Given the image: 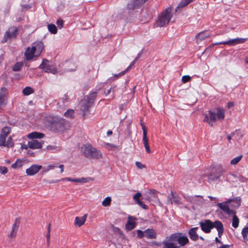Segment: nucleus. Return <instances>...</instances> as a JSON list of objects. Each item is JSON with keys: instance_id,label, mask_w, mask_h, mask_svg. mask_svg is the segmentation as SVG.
Listing matches in <instances>:
<instances>
[{"instance_id": "nucleus-26", "label": "nucleus", "mask_w": 248, "mask_h": 248, "mask_svg": "<svg viewBox=\"0 0 248 248\" xmlns=\"http://www.w3.org/2000/svg\"><path fill=\"white\" fill-rule=\"evenodd\" d=\"M44 136L45 135L43 133L37 132H34L29 134L28 135V138L32 140L34 139H41L44 138Z\"/></svg>"}, {"instance_id": "nucleus-32", "label": "nucleus", "mask_w": 248, "mask_h": 248, "mask_svg": "<svg viewBox=\"0 0 248 248\" xmlns=\"http://www.w3.org/2000/svg\"><path fill=\"white\" fill-rule=\"evenodd\" d=\"M47 28L50 32L52 34H56L57 32L56 26L53 24H50L47 25Z\"/></svg>"}, {"instance_id": "nucleus-3", "label": "nucleus", "mask_w": 248, "mask_h": 248, "mask_svg": "<svg viewBox=\"0 0 248 248\" xmlns=\"http://www.w3.org/2000/svg\"><path fill=\"white\" fill-rule=\"evenodd\" d=\"M232 202V203L231 204V206L237 208L241 204V198L239 197H237L233 199H229L225 202L217 203V205L224 212L228 215H230L235 214V212L233 210L230 209L228 205Z\"/></svg>"}, {"instance_id": "nucleus-22", "label": "nucleus", "mask_w": 248, "mask_h": 248, "mask_svg": "<svg viewBox=\"0 0 248 248\" xmlns=\"http://www.w3.org/2000/svg\"><path fill=\"white\" fill-rule=\"evenodd\" d=\"M180 199L179 197L174 195L172 192H171L170 195L168 197V203L172 204V203L175 204H178L180 203Z\"/></svg>"}, {"instance_id": "nucleus-23", "label": "nucleus", "mask_w": 248, "mask_h": 248, "mask_svg": "<svg viewBox=\"0 0 248 248\" xmlns=\"http://www.w3.org/2000/svg\"><path fill=\"white\" fill-rule=\"evenodd\" d=\"M198 229V227L192 228L188 231L189 236L190 238L193 241H196L198 239L199 236L197 233Z\"/></svg>"}, {"instance_id": "nucleus-28", "label": "nucleus", "mask_w": 248, "mask_h": 248, "mask_svg": "<svg viewBox=\"0 0 248 248\" xmlns=\"http://www.w3.org/2000/svg\"><path fill=\"white\" fill-rule=\"evenodd\" d=\"M210 36V34L206 31H202L199 33L196 36V38L198 41H202Z\"/></svg>"}, {"instance_id": "nucleus-21", "label": "nucleus", "mask_w": 248, "mask_h": 248, "mask_svg": "<svg viewBox=\"0 0 248 248\" xmlns=\"http://www.w3.org/2000/svg\"><path fill=\"white\" fill-rule=\"evenodd\" d=\"M17 32V29L16 28L12 29L6 31L4 35L5 41H6L8 38L16 37Z\"/></svg>"}, {"instance_id": "nucleus-56", "label": "nucleus", "mask_w": 248, "mask_h": 248, "mask_svg": "<svg viewBox=\"0 0 248 248\" xmlns=\"http://www.w3.org/2000/svg\"><path fill=\"white\" fill-rule=\"evenodd\" d=\"M230 245H223L218 248H230Z\"/></svg>"}, {"instance_id": "nucleus-12", "label": "nucleus", "mask_w": 248, "mask_h": 248, "mask_svg": "<svg viewBox=\"0 0 248 248\" xmlns=\"http://www.w3.org/2000/svg\"><path fill=\"white\" fill-rule=\"evenodd\" d=\"M32 46L36 51V56L38 57L40 55L44 48V45L42 41H36L32 43Z\"/></svg>"}, {"instance_id": "nucleus-40", "label": "nucleus", "mask_w": 248, "mask_h": 248, "mask_svg": "<svg viewBox=\"0 0 248 248\" xmlns=\"http://www.w3.org/2000/svg\"><path fill=\"white\" fill-rule=\"evenodd\" d=\"M90 180H93V179L91 177L78 178V183H87Z\"/></svg>"}, {"instance_id": "nucleus-37", "label": "nucleus", "mask_w": 248, "mask_h": 248, "mask_svg": "<svg viewBox=\"0 0 248 248\" xmlns=\"http://www.w3.org/2000/svg\"><path fill=\"white\" fill-rule=\"evenodd\" d=\"M111 199L110 197H106L102 202V205L105 207H107L110 204Z\"/></svg>"}, {"instance_id": "nucleus-7", "label": "nucleus", "mask_w": 248, "mask_h": 248, "mask_svg": "<svg viewBox=\"0 0 248 248\" xmlns=\"http://www.w3.org/2000/svg\"><path fill=\"white\" fill-rule=\"evenodd\" d=\"M39 68L46 73H51L55 74L57 72V68L52 62L46 59H44L39 66Z\"/></svg>"}, {"instance_id": "nucleus-49", "label": "nucleus", "mask_w": 248, "mask_h": 248, "mask_svg": "<svg viewBox=\"0 0 248 248\" xmlns=\"http://www.w3.org/2000/svg\"><path fill=\"white\" fill-rule=\"evenodd\" d=\"M136 165L137 167L140 169H142L145 167V166L140 162H136Z\"/></svg>"}, {"instance_id": "nucleus-54", "label": "nucleus", "mask_w": 248, "mask_h": 248, "mask_svg": "<svg viewBox=\"0 0 248 248\" xmlns=\"http://www.w3.org/2000/svg\"><path fill=\"white\" fill-rule=\"evenodd\" d=\"M28 148H29L28 146V145L22 144V145H21V148L22 149L27 150L28 149Z\"/></svg>"}, {"instance_id": "nucleus-34", "label": "nucleus", "mask_w": 248, "mask_h": 248, "mask_svg": "<svg viewBox=\"0 0 248 248\" xmlns=\"http://www.w3.org/2000/svg\"><path fill=\"white\" fill-rule=\"evenodd\" d=\"M34 92L33 89L30 87H26L23 90V93L25 95H29L32 93Z\"/></svg>"}, {"instance_id": "nucleus-55", "label": "nucleus", "mask_w": 248, "mask_h": 248, "mask_svg": "<svg viewBox=\"0 0 248 248\" xmlns=\"http://www.w3.org/2000/svg\"><path fill=\"white\" fill-rule=\"evenodd\" d=\"M132 66L130 64L125 70L123 71V72H124V74L131 68Z\"/></svg>"}, {"instance_id": "nucleus-30", "label": "nucleus", "mask_w": 248, "mask_h": 248, "mask_svg": "<svg viewBox=\"0 0 248 248\" xmlns=\"http://www.w3.org/2000/svg\"><path fill=\"white\" fill-rule=\"evenodd\" d=\"M23 66V63L22 62H17L13 66L12 70L14 71H19L21 70Z\"/></svg>"}, {"instance_id": "nucleus-33", "label": "nucleus", "mask_w": 248, "mask_h": 248, "mask_svg": "<svg viewBox=\"0 0 248 248\" xmlns=\"http://www.w3.org/2000/svg\"><path fill=\"white\" fill-rule=\"evenodd\" d=\"M75 114V111L73 109H68L64 114V116L67 118H73Z\"/></svg>"}, {"instance_id": "nucleus-50", "label": "nucleus", "mask_w": 248, "mask_h": 248, "mask_svg": "<svg viewBox=\"0 0 248 248\" xmlns=\"http://www.w3.org/2000/svg\"><path fill=\"white\" fill-rule=\"evenodd\" d=\"M116 86L115 85L111 87L109 89L107 90V92H105V96H107L108 94H109L111 92L112 89H113V88H116Z\"/></svg>"}, {"instance_id": "nucleus-6", "label": "nucleus", "mask_w": 248, "mask_h": 248, "mask_svg": "<svg viewBox=\"0 0 248 248\" xmlns=\"http://www.w3.org/2000/svg\"><path fill=\"white\" fill-rule=\"evenodd\" d=\"M171 8L168 7L163 11L158 16L155 24L157 27H162L167 25L171 17Z\"/></svg>"}, {"instance_id": "nucleus-44", "label": "nucleus", "mask_w": 248, "mask_h": 248, "mask_svg": "<svg viewBox=\"0 0 248 248\" xmlns=\"http://www.w3.org/2000/svg\"><path fill=\"white\" fill-rule=\"evenodd\" d=\"M242 235L246 237V235L248 236V226L245 227L242 231Z\"/></svg>"}, {"instance_id": "nucleus-39", "label": "nucleus", "mask_w": 248, "mask_h": 248, "mask_svg": "<svg viewBox=\"0 0 248 248\" xmlns=\"http://www.w3.org/2000/svg\"><path fill=\"white\" fill-rule=\"evenodd\" d=\"M124 75V72H121L118 74H115L112 77L109 78V80L113 81Z\"/></svg>"}, {"instance_id": "nucleus-13", "label": "nucleus", "mask_w": 248, "mask_h": 248, "mask_svg": "<svg viewBox=\"0 0 248 248\" xmlns=\"http://www.w3.org/2000/svg\"><path fill=\"white\" fill-rule=\"evenodd\" d=\"M93 105L91 101H88L85 99L81 103L80 106V110L82 112L83 115H85L89 111L90 108L92 107Z\"/></svg>"}, {"instance_id": "nucleus-17", "label": "nucleus", "mask_w": 248, "mask_h": 248, "mask_svg": "<svg viewBox=\"0 0 248 248\" xmlns=\"http://www.w3.org/2000/svg\"><path fill=\"white\" fill-rule=\"evenodd\" d=\"M20 223V220L18 218H16L14 224L12 226V230L9 234V237L11 238L15 237L16 234V232L18 229Z\"/></svg>"}, {"instance_id": "nucleus-53", "label": "nucleus", "mask_w": 248, "mask_h": 248, "mask_svg": "<svg viewBox=\"0 0 248 248\" xmlns=\"http://www.w3.org/2000/svg\"><path fill=\"white\" fill-rule=\"evenodd\" d=\"M55 167H57V166H54V165H49L48 166L47 169V170H45V171L46 172L48 171L49 170H50L51 169H53L55 168Z\"/></svg>"}, {"instance_id": "nucleus-27", "label": "nucleus", "mask_w": 248, "mask_h": 248, "mask_svg": "<svg viewBox=\"0 0 248 248\" xmlns=\"http://www.w3.org/2000/svg\"><path fill=\"white\" fill-rule=\"evenodd\" d=\"M97 92H91L88 95L85 97V99L88 101L92 102V104H93L95 99L96 98L97 95Z\"/></svg>"}, {"instance_id": "nucleus-15", "label": "nucleus", "mask_w": 248, "mask_h": 248, "mask_svg": "<svg viewBox=\"0 0 248 248\" xmlns=\"http://www.w3.org/2000/svg\"><path fill=\"white\" fill-rule=\"evenodd\" d=\"M25 56L27 60H31L34 57H37L36 56V51L32 46H31V47H28L27 48L25 52Z\"/></svg>"}, {"instance_id": "nucleus-47", "label": "nucleus", "mask_w": 248, "mask_h": 248, "mask_svg": "<svg viewBox=\"0 0 248 248\" xmlns=\"http://www.w3.org/2000/svg\"><path fill=\"white\" fill-rule=\"evenodd\" d=\"M56 24H57L58 27L60 29H61L63 27V21L61 19H59L57 20V21L56 22Z\"/></svg>"}, {"instance_id": "nucleus-5", "label": "nucleus", "mask_w": 248, "mask_h": 248, "mask_svg": "<svg viewBox=\"0 0 248 248\" xmlns=\"http://www.w3.org/2000/svg\"><path fill=\"white\" fill-rule=\"evenodd\" d=\"M10 132L11 128L9 127L6 126L2 129L0 134V146L11 148L14 146V143L11 137H9L7 140H6Z\"/></svg>"}, {"instance_id": "nucleus-36", "label": "nucleus", "mask_w": 248, "mask_h": 248, "mask_svg": "<svg viewBox=\"0 0 248 248\" xmlns=\"http://www.w3.org/2000/svg\"><path fill=\"white\" fill-rule=\"evenodd\" d=\"M243 157L242 155H239L238 156L235 157V158H233L231 161V164L234 165L237 164L242 159Z\"/></svg>"}, {"instance_id": "nucleus-60", "label": "nucleus", "mask_w": 248, "mask_h": 248, "mask_svg": "<svg viewBox=\"0 0 248 248\" xmlns=\"http://www.w3.org/2000/svg\"><path fill=\"white\" fill-rule=\"evenodd\" d=\"M60 180H56V181L51 180V181H49L48 183L49 184L55 183L58 182Z\"/></svg>"}, {"instance_id": "nucleus-41", "label": "nucleus", "mask_w": 248, "mask_h": 248, "mask_svg": "<svg viewBox=\"0 0 248 248\" xmlns=\"http://www.w3.org/2000/svg\"><path fill=\"white\" fill-rule=\"evenodd\" d=\"M234 132V135H235V138L236 140H238L242 138L243 135L240 131L236 130Z\"/></svg>"}, {"instance_id": "nucleus-42", "label": "nucleus", "mask_w": 248, "mask_h": 248, "mask_svg": "<svg viewBox=\"0 0 248 248\" xmlns=\"http://www.w3.org/2000/svg\"><path fill=\"white\" fill-rule=\"evenodd\" d=\"M137 237L139 238H142L145 237V231H142L140 230H137Z\"/></svg>"}, {"instance_id": "nucleus-43", "label": "nucleus", "mask_w": 248, "mask_h": 248, "mask_svg": "<svg viewBox=\"0 0 248 248\" xmlns=\"http://www.w3.org/2000/svg\"><path fill=\"white\" fill-rule=\"evenodd\" d=\"M61 180H66L69 182L78 183V178H71L69 177H66L65 178L62 179Z\"/></svg>"}, {"instance_id": "nucleus-61", "label": "nucleus", "mask_w": 248, "mask_h": 248, "mask_svg": "<svg viewBox=\"0 0 248 248\" xmlns=\"http://www.w3.org/2000/svg\"><path fill=\"white\" fill-rule=\"evenodd\" d=\"M215 241H216V242L217 243H220V244L222 243L221 241L219 239H218V238L217 237H216L215 238Z\"/></svg>"}, {"instance_id": "nucleus-25", "label": "nucleus", "mask_w": 248, "mask_h": 248, "mask_svg": "<svg viewBox=\"0 0 248 248\" xmlns=\"http://www.w3.org/2000/svg\"><path fill=\"white\" fill-rule=\"evenodd\" d=\"M216 114L218 120H223L225 117V111L223 108L218 107L217 108V114Z\"/></svg>"}, {"instance_id": "nucleus-19", "label": "nucleus", "mask_w": 248, "mask_h": 248, "mask_svg": "<svg viewBox=\"0 0 248 248\" xmlns=\"http://www.w3.org/2000/svg\"><path fill=\"white\" fill-rule=\"evenodd\" d=\"M157 236L156 231L153 229H148L145 231V237L148 239H155Z\"/></svg>"}, {"instance_id": "nucleus-35", "label": "nucleus", "mask_w": 248, "mask_h": 248, "mask_svg": "<svg viewBox=\"0 0 248 248\" xmlns=\"http://www.w3.org/2000/svg\"><path fill=\"white\" fill-rule=\"evenodd\" d=\"M23 165V161L21 159H18L15 163L12 164V167L13 169H16L18 168L22 167Z\"/></svg>"}, {"instance_id": "nucleus-16", "label": "nucleus", "mask_w": 248, "mask_h": 248, "mask_svg": "<svg viewBox=\"0 0 248 248\" xmlns=\"http://www.w3.org/2000/svg\"><path fill=\"white\" fill-rule=\"evenodd\" d=\"M141 194L140 193L137 192L133 196V200L135 203L138 204L140 207L144 209H148V206L140 201V198L141 197Z\"/></svg>"}, {"instance_id": "nucleus-59", "label": "nucleus", "mask_w": 248, "mask_h": 248, "mask_svg": "<svg viewBox=\"0 0 248 248\" xmlns=\"http://www.w3.org/2000/svg\"><path fill=\"white\" fill-rule=\"evenodd\" d=\"M62 99V101L63 102V103H65V102L64 101V100H65V101H67V100L68 99V96L67 95H65V97L64 98H63Z\"/></svg>"}, {"instance_id": "nucleus-57", "label": "nucleus", "mask_w": 248, "mask_h": 248, "mask_svg": "<svg viewBox=\"0 0 248 248\" xmlns=\"http://www.w3.org/2000/svg\"><path fill=\"white\" fill-rule=\"evenodd\" d=\"M59 168L61 169V172L62 173L63 172L64 166L63 165H60Z\"/></svg>"}, {"instance_id": "nucleus-58", "label": "nucleus", "mask_w": 248, "mask_h": 248, "mask_svg": "<svg viewBox=\"0 0 248 248\" xmlns=\"http://www.w3.org/2000/svg\"><path fill=\"white\" fill-rule=\"evenodd\" d=\"M225 41L224 42H217L214 45H226L225 43Z\"/></svg>"}, {"instance_id": "nucleus-51", "label": "nucleus", "mask_w": 248, "mask_h": 248, "mask_svg": "<svg viewBox=\"0 0 248 248\" xmlns=\"http://www.w3.org/2000/svg\"><path fill=\"white\" fill-rule=\"evenodd\" d=\"M148 192L151 195H154L155 197H156L157 191H156L155 190H150Z\"/></svg>"}, {"instance_id": "nucleus-45", "label": "nucleus", "mask_w": 248, "mask_h": 248, "mask_svg": "<svg viewBox=\"0 0 248 248\" xmlns=\"http://www.w3.org/2000/svg\"><path fill=\"white\" fill-rule=\"evenodd\" d=\"M8 171L7 169L4 166H0V173L2 174H6Z\"/></svg>"}, {"instance_id": "nucleus-10", "label": "nucleus", "mask_w": 248, "mask_h": 248, "mask_svg": "<svg viewBox=\"0 0 248 248\" xmlns=\"http://www.w3.org/2000/svg\"><path fill=\"white\" fill-rule=\"evenodd\" d=\"M217 120L216 113L210 110H209V115L205 114L203 122L207 123L211 126H213V123L216 122Z\"/></svg>"}, {"instance_id": "nucleus-4", "label": "nucleus", "mask_w": 248, "mask_h": 248, "mask_svg": "<svg viewBox=\"0 0 248 248\" xmlns=\"http://www.w3.org/2000/svg\"><path fill=\"white\" fill-rule=\"evenodd\" d=\"M81 152L85 157L89 159H98L102 157L101 152L90 144L83 145L81 147Z\"/></svg>"}, {"instance_id": "nucleus-52", "label": "nucleus", "mask_w": 248, "mask_h": 248, "mask_svg": "<svg viewBox=\"0 0 248 248\" xmlns=\"http://www.w3.org/2000/svg\"><path fill=\"white\" fill-rule=\"evenodd\" d=\"M233 136H234V132H232V133H231V134L228 135L227 136V139H228V140H229V142H230V143H231V140H232V137Z\"/></svg>"}, {"instance_id": "nucleus-1", "label": "nucleus", "mask_w": 248, "mask_h": 248, "mask_svg": "<svg viewBox=\"0 0 248 248\" xmlns=\"http://www.w3.org/2000/svg\"><path fill=\"white\" fill-rule=\"evenodd\" d=\"M188 243L189 240L185 234L174 233L162 241V248H181Z\"/></svg>"}, {"instance_id": "nucleus-29", "label": "nucleus", "mask_w": 248, "mask_h": 248, "mask_svg": "<svg viewBox=\"0 0 248 248\" xmlns=\"http://www.w3.org/2000/svg\"><path fill=\"white\" fill-rule=\"evenodd\" d=\"M56 120H54V122H56V126H58V125L60 124L59 128H60V130H62L63 125L65 124L66 121L62 118H56Z\"/></svg>"}, {"instance_id": "nucleus-64", "label": "nucleus", "mask_w": 248, "mask_h": 248, "mask_svg": "<svg viewBox=\"0 0 248 248\" xmlns=\"http://www.w3.org/2000/svg\"><path fill=\"white\" fill-rule=\"evenodd\" d=\"M107 133V135L108 136H109V135H112V132L111 130H108V131Z\"/></svg>"}, {"instance_id": "nucleus-63", "label": "nucleus", "mask_w": 248, "mask_h": 248, "mask_svg": "<svg viewBox=\"0 0 248 248\" xmlns=\"http://www.w3.org/2000/svg\"><path fill=\"white\" fill-rule=\"evenodd\" d=\"M115 229H116V230L118 231V232H119L120 234H122V231L120 230V229L119 228H115Z\"/></svg>"}, {"instance_id": "nucleus-48", "label": "nucleus", "mask_w": 248, "mask_h": 248, "mask_svg": "<svg viewBox=\"0 0 248 248\" xmlns=\"http://www.w3.org/2000/svg\"><path fill=\"white\" fill-rule=\"evenodd\" d=\"M50 224H49L48 228V231L46 233V239L47 240H50Z\"/></svg>"}, {"instance_id": "nucleus-31", "label": "nucleus", "mask_w": 248, "mask_h": 248, "mask_svg": "<svg viewBox=\"0 0 248 248\" xmlns=\"http://www.w3.org/2000/svg\"><path fill=\"white\" fill-rule=\"evenodd\" d=\"M232 226L234 228H236L239 226V220L238 217L236 216L235 214H233Z\"/></svg>"}, {"instance_id": "nucleus-8", "label": "nucleus", "mask_w": 248, "mask_h": 248, "mask_svg": "<svg viewBox=\"0 0 248 248\" xmlns=\"http://www.w3.org/2000/svg\"><path fill=\"white\" fill-rule=\"evenodd\" d=\"M224 172L225 170L223 169L222 167H217L214 171L211 172L208 175V181L212 182L217 180Z\"/></svg>"}, {"instance_id": "nucleus-38", "label": "nucleus", "mask_w": 248, "mask_h": 248, "mask_svg": "<svg viewBox=\"0 0 248 248\" xmlns=\"http://www.w3.org/2000/svg\"><path fill=\"white\" fill-rule=\"evenodd\" d=\"M5 96L4 94L0 93V108L6 105Z\"/></svg>"}, {"instance_id": "nucleus-18", "label": "nucleus", "mask_w": 248, "mask_h": 248, "mask_svg": "<svg viewBox=\"0 0 248 248\" xmlns=\"http://www.w3.org/2000/svg\"><path fill=\"white\" fill-rule=\"evenodd\" d=\"M246 40L245 38H237L225 41V43L230 46H233L238 44L243 43Z\"/></svg>"}, {"instance_id": "nucleus-20", "label": "nucleus", "mask_w": 248, "mask_h": 248, "mask_svg": "<svg viewBox=\"0 0 248 248\" xmlns=\"http://www.w3.org/2000/svg\"><path fill=\"white\" fill-rule=\"evenodd\" d=\"M28 146L32 149H40L42 147V144L38 140H32L28 142Z\"/></svg>"}, {"instance_id": "nucleus-46", "label": "nucleus", "mask_w": 248, "mask_h": 248, "mask_svg": "<svg viewBox=\"0 0 248 248\" xmlns=\"http://www.w3.org/2000/svg\"><path fill=\"white\" fill-rule=\"evenodd\" d=\"M191 79V77L189 76H184L182 77V80L183 83H186Z\"/></svg>"}, {"instance_id": "nucleus-62", "label": "nucleus", "mask_w": 248, "mask_h": 248, "mask_svg": "<svg viewBox=\"0 0 248 248\" xmlns=\"http://www.w3.org/2000/svg\"><path fill=\"white\" fill-rule=\"evenodd\" d=\"M115 88H113L111 90V92L113 93L112 98H114V93H115Z\"/></svg>"}, {"instance_id": "nucleus-9", "label": "nucleus", "mask_w": 248, "mask_h": 248, "mask_svg": "<svg viewBox=\"0 0 248 248\" xmlns=\"http://www.w3.org/2000/svg\"><path fill=\"white\" fill-rule=\"evenodd\" d=\"M141 125L142 126V129L143 131L142 142L146 152L148 154H150L151 153V150L149 145V140L147 137V128L142 124H141Z\"/></svg>"}, {"instance_id": "nucleus-14", "label": "nucleus", "mask_w": 248, "mask_h": 248, "mask_svg": "<svg viewBox=\"0 0 248 248\" xmlns=\"http://www.w3.org/2000/svg\"><path fill=\"white\" fill-rule=\"evenodd\" d=\"M136 219V217L129 216L128 217V220L125 224V229L128 231H130L136 227V223L134 220Z\"/></svg>"}, {"instance_id": "nucleus-11", "label": "nucleus", "mask_w": 248, "mask_h": 248, "mask_svg": "<svg viewBox=\"0 0 248 248\" xmlns=\"http://www.w3.org/2000/svg\"><path fill=\"white\" fill-rule=\"evenodd\" d=\"M42 168L41 165H32L29 168L26 169V173L28 175L33 176L37 173Z\"/></svg>"}, {"instance_id": "nucleus-24", "label": "nucleus", "mask_w": 248, "mask_h": 248, "mask_svg": "<svg viewBox=\"0 0 248 248\" xmlns=\"http://www.w3.org/2000/svg\"><path fill=\"white\" fill-rule=\"evenodd\" d=\"M87 215H84L82 217H77L75 220V225L80 227L84 224L86 221Z\"/></svg>"}, {"instance_id": "nucleus-2", "label": "nucleus", "mask_w": 248, "mask_h": 248, "mask_svg": "<svg viewBox=\"0 0 248 248\" xmlns=\"http://www.w3.org/2000/svg\"><path fill=\"white\" fill-rule=\"evenodd\" d=\"M200 227L202 231L205 233H209L211 230L215 228L218 232V236L221 237L224 232L223 225L222 222L218 220L212 222L209 219L204 220L200 222Z\"/></svg>"}]
</instances>
